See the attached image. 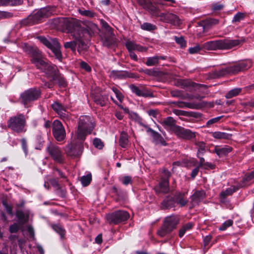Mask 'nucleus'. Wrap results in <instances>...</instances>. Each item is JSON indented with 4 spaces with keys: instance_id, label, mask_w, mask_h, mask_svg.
<instances>
[{
    "instance_id": "1",
    "label": "nucleus",
    "mask_w": 254,
    "mask_h": 254,
    "mask_svg": "<svg viewBox=\"0 0 254 254\" xmlns=\"http://www.w3.org/2000/svg\"><path fill=\"white\" fill-rule=\"evenodd\" d=\"M60 23L65 28L67 33L71 34L73 38L79 41V48H82L85 46L84 40L98 34L99 29L98 26L89 21H81L83 26H81L80 22L75 19L69 18H61L59 19Z\"/></svg>"
},
{
    "instance_id": "2",
    "label": "nucleus",
    "mask_w": 254,
    "mask_h": 254,
    "mask_svg": "<svg viewBox=\"0 0 254 254\" xmlns=\"http://www.w3.org/2000/svg\"><path fill=\"white\" fill-rule=\"evenodd\" d=\"M26 51L30 55L31 62L35 64L38 69L45 72L47 75L55 74V65H52L50 63L45 61L40 51L36 48L32 47H26Z\"/></svg>"
},
{
    "instance_id": "3",
    "label": "nucleus",
    "mask_w": 254,
    "mask_h": 254,
    "mask_svg": "<svg viewBox=\"0 0 254 254\" xmlns=\"http://www.w3.org/2000/svg\"><path fill=\"white\" fill-rule=\"evenodd\" d=\"M94 128V119L89 116H82L79 118L75 135L77 138L83 141L88 134L91 133Z\"/></svg>"
},
{
    "instance_id": "4",
    "label": "nucleus",
    "mask_w": 254,
    "mask_h": 254,
    "mask_svg": "<svg viewBox=\"0 0 254 254\" xmlns=\"http://www.w3.org/2000/svg\"><path fill=\"white\" fill-rule=\"evenodd\" d=\"M26 119L22 114H19L10 118L7 121V127L12 131L18 133L26 131Z\"/></svg>"
},
{
    "instance_id": "5",
    "label": "nucleus",
    "mask_w": 254,
    "mask_h": 254,
    "mask_svg": "<svg viewBox=\"0 0 254 254\" xmlns=\"http://www.w3.org/2000/svg\"><path fill=\"white\" fill-rule=\"evenodd\" d=\"M179 222V218L177 216L171 215L167 217L164 221L163 226L158 231V235L161 237H165L176 228Z\"/></svg>"
},
{
    "instance_id": "6",
    "label": "nucleus",
    "mask_w": 254,
    "mask_h": 254,
    "mask_svg": "<svg viewBox=\"0 0 254 254\" xmlns=\"http://www.w3.org/2000/svg\"><path fill=\"white\" fill-rule=\"evenodd\" d=\"M38 39L45 46L52 50L55 56L61 61L63 56L61 51V46L56 39L46 38L45 37L39 36Z\"/></svg>"
},
{
    "instance_id": "7",
    "label": "nucleus",
    "mask_w": 254,
    "mask_h": 254,
    "mask_svg": "<svg viewBox=\"0 0 254 254\" xmlns=\"http://www.w3.org/2000/svg\"><path fill=\"white\" fill-rule=\"evenodd\" d=\"M50 8L45 7L33 12L27 19L23 20V23L27 25H33L40 22L42 19L49 16L51 14Z\"/></svg>"
},
{
    "instance_id": "8",
    "label": "nucleus",
    "mask_w": 254,
    "mask_h": 254,
    "mask_svg": "<svg viewBox=\"0 0 254 254\" xmlns=\"http://www.w3.org/2000/svg\"><path fill=\"white\" fill-rule=\"evenodd\" d=\"M47 151L51 158L56 162L60 164L64 162V154L59 146L50 142L47 147Z\"/></svg>"
},
{
    "instance_id": "9",
    "label": "nucleus",
    "mask_w": 254,
    "mask_h": 254,
    "mask_svg": "<svg viewBox=\"0 0 254 254\" xmlns=\"http://www.w3.org/2000/svg\"><path fill=\"white\" fill-rule=\"evenodd\" d=\"M40 95L39 90L35 88H30L21 93L20 97V102L26 106L30 102L38 99Z\"/></svg>"
},
{
    "instance_id": "10",
    "label": "nucleus",
    "mask_w": 254,
    "mask_h": 254,
    "mask_svg": "<svg viewBox=\"0 0 254 254\" xmlns=\"http://www.w3.org/2000/svg\"><path fill=\"white\" fill-rule=\"evenodd\" d=\"M52 128L53 134L56 140L63 141L65 138L66 132L62 123L58 120H55L53 123Z\"/></svg>"
},
{
    "instance_id": "11",
    "label": "nucleus",
    "mask_w": 254,
    "mask_h": 254,
    "mask_svg": "<svg viewBox=\"0 0 254 254\" xmlns=\"http://www.w3.org/2000/svg\"><path fill=\"white\" fill-rule=\"evenodd\" d=\"M129 217L128 212L125 211H118L107 216L108 222L111 224H117L126 221Z\"/></svg>"
},
{
    "instance_id": "12",
    "label": "nucleus",
    "mask_w": 254,
    "mask_h": 254,
    "mask_svg": "<svg viewBox=\"0 0 254 254\" xmlns=\"http://www.w3.org/2000/svg\"><path fill=\"white\" fill-rule=\"evenodd\" d=\"M163 173L166 178L162 179L159 185L155 188V190L157 193H165L169 190L168 178L170 176V173L167 170H164Z\"/></svg>"
},
{
    "instance_id": "13",
    "label": "nucleus",
    "mask_w": 254,
    "mask_h": 254,
    "mask_svg": "<svg viewBox=\"0 0 254 254\" xmlns=\"http://www.w3.org/2000/svg\"><path fill=\"white\" fill-rule=\"evenodd\" d=\"M243 40L224 39L219 40V50H229L239 45Z\"/></svg>"
},
{
    "instance_id": "14",
    "label": "nucleus",
    "mask_w": 254,
    "mask_h": 254,
    "mask_svg": "<svg viewBox=\"0 0 254 254\" xmlns=\"http://www.w3.org/2000/svg\"><path fill=\"white\" fill-rule=\"evenodd\" d=\"M205 193L203 190H197L190 197V208H192L198 205L205 198Z\"/></svg>"
},
{
    "instance_id": "15",
    "label": "nucleus",
    "mask_w": 254,
    "mask_h": 254,
    "mask_svg": "<svg viewBox=\"0 0 254 254\" xmlns=\"http://www.w3.org/2000/svg\"><path fill=\"white\" fill-rule=\"evenodd\" d=\"M233 74V71L232 66L221 68L218 70L213 71L208 74L207 78L209 79L220 78L227 74Z\"/></svg>"
},
{
    "instance_id": "16",
    "label": "nucleus",
    "mask_w": 254,
    "mask_h": 254,
    "mask_svg": "<svg viewBox=\"0 0 254 254\" xmlns=\"http://www.w3.org/2000/svg\"><path fill=\"white\" fill-rule=\"evenodd\" d=\"M175 133L179 137L185 139L189 140L195 137V132L180 127H176Z\"/></svg>"
},
{
    "instance_id": "17",
    "label": "nucleus",
    "mask_w": 254,
    "mask_h": 254,
    "mask_svg": "<svg viewBox=\"0 0 254 254\" xmlns=\"http://www.w3.org/2000/svg\"><path fill=\"white\" fill-rule=\"evenodd\" d=\"M252 65V62L250 60L240 62L232 65L233 74L238 73V72L250 68Z\"/></svg>"
},
{
    "instance_id": "18",
    "label": "nucleus",
    "mask_w": 254,
    "mask_h": 254,
    "mask_svg": "<svg viewBox=\"0 0 254 254\" xmlns=\"http://www.w3.org/2000/svg\"><path fill=\"white\" fill-rule=\"evenodd\" d=\"M130 88L132 92L138 96L144 97H152V94L146 90L143 86L138 87L133 84L130 85Z\"/></svg>"
},
{
    "instance_id": "19",
    "label": "nucleus",
    "mask_w": 254,
    "mask_h": 254,
    "mask_svg": "<svg viewBox=\"0 0 254 254\" xmlns=\"http://www.w3.org/2000/svg\"><path fill=\"white\" fill-rule=\"evenodd\" d=\"M52 109L60 116L61 118L64 119L66 118V111L67 107L58 101L55 102L52 105Z\"/></svg>"
},
{
    "instance_id": "20",
    "label": "nucleus",
    "mask_w": 254,
    "mask_h": 254,
    "mask_svg": "<svg viewBox=\"0 0 254 254\" xmlns=\"http://www.w3.org/2000/svg\"><path fill=\"white\" fill-rule=\"evenodd\" d=\"M176 206L174 195L167 196L161 203V208L163 209H170Z\"/></svg>"
},
{
    "instance_id": "21",
    "label": "nucleus",
    "mask_w": 254,
    "mask_h": 254,
    "mask_svg": "<svg viewBox=\"0 0 254 254\" xmlns=\"http://www.w3.org/2000/svg\"><path fill=\"white\" fill-rule=\"evenodd\" d=\"M110 77L114 79H123L132 76L127 71L113 70L110 71Z\"/></svg>"
},
{
    "instance_id": "22",
    "label": "nucleus",
    "mask_w": 254,
    "mask_h": 254,
    "mask_svg": "<svg viewBox=\"0 0 254 254\" xmlns=\"http://www.w3.org/2000/svg\"><path fill=\"white\" fill-rule=\"evenodd\" d=\"M164 19L168 23H170L175 26H179L181 23V21L179 17L173 13H168L163 14Z\"/></svg>"
},
{
    "instance_id": "23",
    "label": "nucleus",
    "mask_w": 254,
    "mask_h": 254,
    "mask_svg": "<svg viewBox=\"0 0 254 254\" xmlns=\"http://www.w3.org/2000/svg\"><path fill=\"white\" fill-rule=\"evenodd\" d=\"M147 132L151 133V136L153 137V140L155 143L157 144H161L163 145H166L165 141L163 138L159 133L149 127L147 128Z\"/></svg>"
},
{
    "instance_id": "24",
    "label": "nucleus",
    "mask_w": 254,
    "mask_h": 254,
    "mask_svg": "<svg viewBox=\"0 0 254 254\" xmlns=\"http://www.w3.org/2000/svg\"><path fill=\"white\" fill-rule=\"evenodd\" d=\"M75 40L70 41V42H65L64 43V47L65 49H70L71 51L73 52H75L76 49V46L78 45V51L79 53H80L81 51L85 49L86 48V45L84 48H79V41L77 40L75 38H73Z\"/></svg>"
},
{
    "instance_id": "25",
    "label": "nucleus",
    "mask_w": 254,
    "mask_h": 254,
    "mask_svg": "<svg viewBox=\"0 0 254 254\" xmlns=\"http://www.w3.org/2000/svg\"><path fill=\"white\" fill-rule=\"evenodd\" d=\"M55 74H49L48 76L51 77L53 80L58 81V84L60 86L64 87L66 86V82L64 78L61 76L59 73V71L57 70V67H55Z\"/></svg>"
},
{
    "instance_id": "26",
    "label": "nucleus",
    "mask_w": 254,
    "mask_h": 254,
    "mask_svg": "<svg viewBox=\"0 0 254 254\" xmlns=\"http://www.w3.org/2000/svg\"><path fill=\"white\" fill-rule=\"evenodd\" d=\"M174 196L176 205L178 204L181 207H184L188 203V201L184 193H177Z\"/></svg>"
},
{
    "instance_id": "27",
    "label": "nucleus",
    "mask_w": 254,
    "mask_h": 254,
    "mask_svg": "<svg viewBox=\"0 0 254 254\" xmlns=\"http://www.w3.org/2000/svg\"><path fill=\"white\" fill-rule=\"evenodd\" d=\"M232 148L229 146L223 147L216 146L214 149V152L219 156L222 157L226 155L231 152Z\"/></svg>"
},
{
    "instance_id": "28",
    "label": "nucleus",
    "mask_w": 254,
    "mask_h": 254,
    "mask_svg": "<svg viewBox=\"0 0 254 254\" xmlns=\"http://www.w3.org/2000/svg\"><path fill=\"white\" fill-rule=\"evenodd\" d=\"M202 48L207 50L219 49V40L211 41L204 43Z\"/></svg>"
},
{
    "instance_id": "29",
    "label": "nucleus",
    "mask_w": 254,
    "mask_h": 254,
    "mask_svg": "<svg viewBox=\"0 0 254 254\" xmlns=\"http://www.w3.org/2000/svg\"><path fill=\"white\" fill-rule=\"evenodd\" d=\"M138 3L141 5L144 9L151 12H155L156 7L153 5L152 2L148 0H136Z\"/></svg>"
},
{
    "instance_id": "30",
    "label": "nucleus",
    "mask_w": 254,
    "mask_h": 254,
    "mask_svg": "<svg viewBox=\"0 0 254 254\" xmlns=\"http://www.w3.org/2000/svg\"><path fill=\"white\" fill-rule=\"evenodd\" d=\"M127 133L123 131L120 136L119 144L123 148H127L128 146V138Z\"/></svg>"
},
{
    "instance_id": "31",
    "label": "nucleus",
    "mask_w": 254,
    "mask_h": 254,
    "mask_svg": "<svg viewBox=\"0 0 254 254\" xmlns=\"http://www.w3.org/2000/svg\"><path fill=\"white\" fill-rule=\"evenodd\" d=\"M212 136L218 139H229L232 135L224 132L215 131L212 133Z\"/></svg>"
},
{
    "instance_id": "32",
    "label": "nucleus",
    "mask_w": 254,
    "mask_h": 254,
    "mask_svg": "<svg viewBox=\"0 0 254 254\" xmlns=\"http://www.w3.org/2000/svg\"><path fill=\"white\" fill-rule=\"evenodd\" d=\"M93 99L95 102L101 106H105L107 104L108 100L107 96L100 94L93 96Z\"/></svg>"
},
{
    "instance_id": "33",
    "label": "nucleus",
    "mask_w": 254,
    "mask_h": 254,
    "mask_svg": "<svg viewBox=\"0 0 254 254\" xmlns=\"http://www.w3.org/2000/svg\"><path fill=\"white\" fill-rule=\"evenodd\" d=\"M195 145L198 147L196 156L199 157V155H203L206 152L205 143L203 141H195Z\"/></svg>"
},
{
    "instance_id": "34",
    "label": "nucleus",
    "mask_w": 254,
    "mask_h": 254,
    "mask_svg": "<svg viewBox=\"0 0 254 254\" xmlns=\"http://www.w3.org/2000/svg\"><path fill=\"white\" fill-rule=\"evenodd\" d=\"M16 216L17 217L19 223L21 225L26 223L28 219V216L25 215L22 210H17L16 212Z\"/></svg>"
},
{
    "instance_id": "35",
    "label": "nucleus",
    "mask_w": 254,
    "mask_h": 254,
    "mask_svg": "<svg viewBox=\"0 0 254 254\" xmlns=\"http://www.w3.org/2000/svg\"><path fill=\"white\" fill-rule=\"evenodd\" d=\"M242 91V88H234L230 91H229L228 93H227L225 95V97L227 99H230L234 97H235L238 95Z\"/></svg>"
},
{
    "instance_id": "36",
    "label": "nucleus",
    "mask_w": 254,
    "mask_h": 254,
    "mask_svg": "<svg viewBox=\"0 0 254 254\" xmlns=\"http://www.w3.org/2000/svg\"><path fill=\"white\" fill-rule=\"evenodd\" d=\"M201 155H199V157H198L200 160L198 167H202L204 169H207L208 168L210 169H213L214 166L209 162H205L204 159L201 157Z\"/></svg>"
},
{
    "instance_id": "37",
    "label": "nucleus",
    "mask_w": 254,
    "mask_h": 254,
    "mask_svg": "<svg viewBox=\"0 0 254 254\" xmlns=\"http://www.w3.org/2000/svg\"><path fill=\"white\" fill-rule=\"evenodd\" d=\"M52 228L58 233L61 237L64 238L65 235V230L64 228L59 224H53L52 225Z\"/></svg>"
},
{
    "instance_id": "38",
    "label": "nucleus",
    "mask_w": 254,
    "mask_h": 254,
    "mask_svg": "<svg viewBox=\"0 0 254 254\" xmlns=\"http://www.w3.org/2000/svg\"><path fill=\"white\" fill-rule=\"evenodd\" d=\"M92 180V175L90 173L87 175L82 176L80 178V181L83 186L86 187L88 186Z\"/></svg>"
},
{
    "instance_id": "39",
    "label": "nucleus",
    "mask_w": 254,
    "mask_h": 254,
    "mask_svg": "<svg viewBox=\"0 0 254 254\" xmlns=\"http://www.w3.org/2000/svg\"><path fill=\"white\" fill-rule=\"evenodd\" d=\"M101 23L103 30H104L108 33V36L111 37V36H112L113 35V29L109 25V24L106 21L103 20L101 21Z\"/></svg>"
},
{
    "instance_id": "40",
    "label": "nucleus",
    "mask_w": 254,
    "mask_h": 254,
    "mask_svg": "<svg viewBox=\"0 0 254 254\" xmlns=\"http://www.w3.org/2000/svg\"><path fill=\"white\" fill-rule=\"evenodd\" d=\"M160 60L159 56H154L152 57H149L147 59L146 62V64L148 66H153L158 63V61Z\"/></svg>"
},
{
    "instance_id": "41",
    "label": "nucleus",
    "mask_w": 254,
    "mask_h": 254,
    "mask_svg": "<svg viewBox=\"0 0 254 254\" xmlns=\"http://www.w3.org/2000/svg\"><path fill=\"white\" fill-rule=\"evenodd\" d=\"M161 124L166 127H172L175 124V121L171 117H168L164 119L161 122Z\"/></svg>"
},
{
    "instance_id": "42",
    "label": "nucleus",
    "mask_w": 254,
    "mask_h": 254,
    "mask_svg": "<svg viewBox=\"0 0 254 254\" xmlns=\"http://www.w3.org/2000/svg\"><path fill=\"white\" fill-rule=\"evenodd\" d=\"M66 153L70 156H76L79 154L78 151H76L75 146L72 145H69L67 146Z\"/></svg>"
},
{
    "instance_id": "43",
    "label": "nucleus",
    "mask_w": 254,
    "mask_h": 254,
    "mask_svg": "<svg viewBox=\"0 0 254 254\" xmlns=\"http://www.w3.org/2000/svg\"><path fill=\"white\" fill-rule=\"evenodd\" d=\"M140 27L142 30L147 31H153L157 28L155 25L148 22L143 23L141 25Z\"/></svg>"
},
{
    "instance_id": "44",
    "label": "nucleus",
    "mask_w": 254,
    "mask_h": 254,
    "mask_svg": "<svg viewBox=\"0 0 254 254\" xmlns=\"http://www.w3.org/2000/svg\"><path fill=\"white\" fill-rule=\"evenodd\" d=\"M78 12L81 15L88 17L91 18L95 16V13L89 10L79 9Z\"/></svg>"
},
{
    "instance_id": "45",
    "label": "nucleus",
    "mask_w": 254,
    "mask_h": 254,
    "mask_svg": "<svg viewBox=\"0 0 254 254\" xmlns=\"http://www.w3.org/2000/svg\"><path fill=\"white\" fill-rule=\"evenodd\" d=\"M171 103L175 104L177 107L179 108H192L193 105L191 103L182 102V101H178V102H174Z\"/></svg>"
},
{
    "instance_id": "46",
    "label": "nucleus",
    "mask_w": 254,
    "mask_h": 254,
    "mask_svg": "<svg viewBox=\"0 0 254 254\" xmlns=\"http://www.w3.org/2000/svg\"><path fill=\"white\" fill-rule=\"evenodd\" d=\"M192 225L190 223H189L185 225L179 231V237H182L186 232L191 228Z\"/></svg>"
},
{
    "instance_id": "47",
    "label": "nucleus",
    "mask_w": 254,
    "mask_h": 254,
    "mask_svg": "<svg viewBox=\"0 0 254 254\" xmlns=\"http://www.w3.org/2000/svg\"><path fill=\"white\" fill-rule=\"evenodd\" d=\"M202 23H203V26L204 28L205 27H206L209 26H212L218 24V20L215 19H208L202 21Z\"/></svg>"
},
{
    "instance_id": "48",
    "label": "nucleus",
    "mask_w": 254,
    "mask_h": 254,
    "mask_svg": "<svg viewBox=\"0 0 254 254\" xmlns=\"http://www.w3.org/2000/svg\"><path fill=\"white\" fill-rule=\"evenodd\" d=\"M254 179V171H252L248 175H246L243 179L244 185H242L241 187H244L247 185V183L250 182Z\"/></svg>"
},
{
    "instance_id": "49",
    "label": "nucleus",
    "mask_w": 254,
    "mask_h": 254,
    "mask_svg": "<svg viewBox=\"0 0 254 254\" xmlns=\"http://www.w3.org/2000/svg\"><path fill=\"white\" fill-rule=\"evenodd\" d=\"M6 6H16L20 5L22 3V0H5Z\"/></svg>"
},
{
    "instance_id": "50",
    "label": "nucleus",
    "mask_w": 254,
    "mask_h": 254,
    "mask_svg": "<svg viewBox=\"0 0 254 254\" xmlns=\"http://www.w3.org/2000/svg\"><path fill=\"white\" fill-rule=\"evenodd\" d=\"M233 221L232 220H228L224 222L222 225L219 227V230L221 231L225 230L228 227H230L233 225Z\"/></svg>"
},
{
    "instance_id": "51",
    "label": "nucleus",
    "mask_w": 254,
    "mask_h": 254,
    "mask_svg": "<svg viewBox=\"0 0 254 254\" xmlns=\"http://www.w3.org/2000/svg\"><path fill=\"white\" fill-rule=\"evenodd\" d=\"M126 47L129 51H135L137 44L132 41H128L126 43Z\"/></svg>"
},
{
    "instance_id": "52",
    "label": "nucleus",
    "mask_w": 254,
    "mask_h": 254,
    "mask_svg": "<svg viewBox=\"0 0 254 254\" xmlns=\"http://www.w3.org/2000/svg\"><path fill=\"white\" fill-rule=\"evenodd\" d=\"M245 17V14L243 13L238 12L234 17L233 22H239Z\"/></svg>"
},
{
    "instance_id": "53",
    "label": "nucleus",
    "mask_w": 254,
    "mask_h": 254,
    "mask_svg": "<svg viewBox=\"0 0 254 254\" xmlns=\"http://www.w3.org/2000/svg\"><path fill=\"white\" fill-rule=\"evenodd\" d=\"M12 16L13 14L11 12L0 10V19L9 18Z\"/></svg>"
},
{
    "instance_id": "54",
    "label": "nucleus",
    "mask_w": 254,
    "mask_h": 254,
    "mask_svg": "<svg viewBox=\"0 0 254 254\" xmlns=\"http://www.w3.org/2000/svg\"><path fill=\"white\" fill-rule=\"evenodd\" d=\"M202 47H200L199 45H197L193 47L190 48L189 52L190 54H194L198 53L201 49Z\"/></svg>"
},
{
    "instance_id": "55",
    "label": "nucleus",
    "mask_w": 254,
    "mask_h": 254,
    "mask_svg": "<svg viewBox=\"0 0 254 254\" xmlns=\"http://www.w3.org/2000/svg\"><path fill=\"white\" fill-rule=\"evenodd\" d=\"M222 118V116H219L208 120L206 123V127H210L212 125L218 123Z\"/></svg>"
},
{
    "instance_id": "56",
    "label": "nucleus",
    "mask_w": 254,
    "mask_h": 254,
    "mask_svg": "<svg viewBox=\"0 0 254 254\" xmlns=\"http://www.w3.org/2000/svg\"><path fill=\"white\" fill-rule=\"evenodd\" d=\"M49 182L52 185V186L55 188L57 190L61 189V186L59 184L58 180L55 178H52L49 180Z\"/></svg>"
},
{
    "instance_id": "57",
    "label": "nucleus",
    "mask_w": 254,
    "mask_h": 254,
    "mask_svg": "<svg viewBox=\"0 0 254 254\" xmlns=\"http://www.w3.org/2000/svg\"><path fill=\"white\" fill-rule=\"evenodd\" d=\"M93 144L95 147L100 149H102L104 145L103 143L102 142L101 140L97 138H95L94 139Z\"/></svg>"
},
{
    "instance_id": "58",
    "label": "nucleus",
    "mask_w": 254,
    "mask_h": 254,
    "mask_svg": "<svg viewBox=\"0 0 254 254\" xmlns=\"http://www.w3.org/2000/svg\"><path fill=\"white\" fill-rule=\"evenodd\" d=\"M121 181L122 183L126 186H127L128 184H131L132 182L131 177L128 176L123 177L121 179Z\"/></svg>"
},
{
    "instance_id": "59",
    "label": "nucleus",
    "mask_w": 254,
    "mask_h": 254,
    "mask_svg": "<svg viewBox=\"0 0 254 254\" xmlns=\"http://www.w3.org/2000/svg\"><path fill=\"white\" fill-rule=\"evenodd\" d=\"M175 39L176 43L179 44L182 48L186 47V43L183 37H175Z\"/></svg>"
},
{
    "instance_id": "60",
    "label": "nucleus",
    "mask_w": 254,
    "mask_h": 254,
    "mask_svg": "<svg viewBox=\"0 0 254 254\" xmlns=\"http://www.w3.org/2000/svg\"><path fill=\"white\" fill-rule=\"evenodd\" d=\"M236 190L237 189H235L232 190L231 188H229V189H227L225 191H222L221 193V195L223 197H225L227 195L232 194L234 192H235Z\"/></svg>"
},
{
    "instance_id": "61",
    "label": "nucleus",
    "mask_w": 254,
    "mask_h": 254,
    "mask_svg": "<svg viewBox=\"0 0 254 254\" xmlns=\"http://www.w3.org/2000/svg\"><path fill=\"white\" fill-rule=\"evenodd\" d=\"M19 229V226L17 223H14L9 227V231L11 233H16Z\"/></svg>"
},
{
    "instance_id": "62",
    "label": "nucleus",
    "mask_w": 254,
    "mask_h": 254,
    "mask_svg": "<svg viewBox=\"0 0 254 254\" xmlns=\"http://www.w3.org/2000/svg\"><path fill=\"white\" fill-rule=\"evenodd\" d=\"M80 67L82 68V69H84L85 70H86V71H91V67L90 66L85 62H81L80 63Z\"/></svg>"
},
{
    "instance_id": "63",
    "label": "nucleus",
    "mask_w": 254,
    "mask_h": 254,
    "mask_svg": "<svg viewBox=\"0 0 254 254\" xmlns=\"http://www.w3.org/2000/svg\"><path fill=\"white\" fill-rule=\"evenodd\" d=\"M181 87L185 88L191 85V83L186 80H182L180 82Z\"/></svg>"
},
{
    "instance_id": "64",
    "label": "nucleus",
    "mask_w": 254,
    "mask_h": 254,
    "mask_svg": "<svg viewBox=\"0 0 254 254\" xmlns=\"http://www.w3.org/2000/svg\"><path fill=\"white\" fill-rule=\"evenodd\" d=\"M212 239V236L210 235L206 236L203 240L204 246L206 247L208 245Z\"/></svg>"
}]
</instances>
